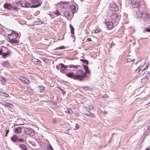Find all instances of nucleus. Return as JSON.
Segmentation results:
<instances>
[{
    "label": "nucleus",
    "mask_w": 150,
    "mask_h": 150,
    "mask_svg": "<svg viewBox=\"0 0 150 150\" xmlns=\"http://www.w3.org/2000/svg\"><path fill=\"white\" fill-rule=\"evenodd\" d=\"M85 71L84 72L83 71L81 70H77L76 71V74H75L73 72H70L66 74V76L70 78L75 80H78L79 81H82L84 79L86 74L90 73L87 66L83 64L82 65Z\"/></svg>",
    "instance_id": "nucleus-1"
},
{
    "label": "nucleus",
    "mask_w": 150,
    "mask_h": 150,
    "mask_svg": "<svg viewBox=\"0 0 150 150\" xmlns=\"http://www.w3.org/2000/svg\"><path fill=\"white\" fill-rule=\"evenodd\" d=\"M136 16L141 21H143L144 24L149 23L150 18L149 15L146 11L143 12L140 9L138 10L136 12Z\"/></svg>",
    "instance_id": "nucleus-2"
},
{
    "label": "nucleus",
    "mask_w": 150,
    "mask_h": 150,
    "mask_svg": "<svg viewBox=\"0 0 150 150\" xmlns=\"http://www.w3.org/2000/svg\"><path fill=\"white\" fill-rule=\"evenodd\" d=\"M8 35L9 36L8 41L13 46L18 45L19 42L18 39V34L15 30H12L11 33Z\"/></svg>",
    "instance_id": "nucleus-3"
},
{
    "label": "nucleus",
    "mask_w": 150,
    "mask_h": 150,
    "mask_svg": "<svg viewBox=\"0 0 150 150\" xmlns=\"http://www.w3.org/2000/svg\"><path fill=\"white\" fill-rule=\"evenodd\" d=\"M18 3L20 4L22 7L25 8L30 7L31 8H35L38 7L41 5V3H39L37 4H33L32 6H31L30 4L28 2H22L21 1Z\"/></svg>",
    "instance_id": "nucleus-4"
},
{
    "label": "nucleus",
    "mask_w": 150,
    "mask_h": 150,
    "mask_svg": "<svg viewBox=\"0 0 150 150\" xmlns=\"http://www.w3.org/2000/svg\"><path fill=\"white\" fill-rule=\"evenodd\" d=\"M110 17L112 21H114L115 24L117 25L120 18V16L119 15H118L116 13H114L111 14Z\"/></svg>",
    "instance_id": "nucleus-5"
},
{
    "label": "nucleus",
    "mask_w": 150,
    "mask_h": 150,
    "mask_svg": "<svg viewBox=\"0 0 150 150\" xmlns=\"http://www.w3.org/2000/svg\"><path fill=\"white\" fill-rule=\"evenodd\" d=\"M3 8L5 9L9 10H13L14 11H17L18 8L16 6H13L11 4L7 3H5L3 5Z\"/></svg>",
    "instance_id": "nucleus-6"
},
{
    "label": "nucleus",
    "mask_w": 150,
    "mask_h": 150,
    "mask_svg": "<svg viewBox=\"0 0 150 150\" xmlns=\"http://www.w3.org/2000/svg\"><path fill=\"white\" fill-rule=\"evenodd\" d=\"M24 132L25 134L27 135L33 136L35 135L34 131L30 128H25Z\"/></svg>",
    "instance_id": "nucleus-7"
},
{
    "label": "nucleus",
    "mask_w": 150,
    "mask_h": 150,
    "mask_svg": "<svg viewBox=\"0 0 150 150\" xmlns=\"http://www.w3.org/2000/svg\"><path fill=\"white\" fill-rule=\"evenodd\" d=\"M142 0H131V3L134 8H139L140 6Z\"/></svg>",
    "instance_id": "nucleus-8"
},
{
    "label": "nucleus",
    "mask_w": 150,
    "mask_h": 150,
    "mask_svg": "<svg viewBox=\"0 0 150 150\" xmlns=\"http://www.w3.org/2000/svg\"><path fill=\"white\" fill-rule=\"evenodd\" d=\"M110 9L113 11H117L118 10L119 8L117 7L116 4L113 2H112L110 4V7L109 8Z\"/></svg>",
    "instance_id": "nucleus-9"
},
{
    "label": "nucleus",
    "mask_w": 150,
    "mask_h": 150,
    "mask_svg": "<svg viewBox=\"0 0 150 150\" xmlns=\"http://www.w3.org/2000/svg\"><path fill=\"white\" fill-rule=\"evenodd\" d=\"M114 23V22L105 21V24L106 25L107 28L108 29H110L112 28L113 26V24Z\"/></svg>",
    "instance_id": "nucleus-10"
},
{
    "label": "nucleus",
    "mask_w": 150,
    "mask_h": 150,
    "mask_svg": "<svg viewBox=\"0 0 150 150\" xmlns=\"http://www.w3.org/2000/svg\"><path fill=\"white\" fill-rule=\"evenodd\" d=\"M64 16L67 18L69 20H71L72 17L70 15V13L68 11H65L64 12Z\"/></svg>",
    "instance_id": "nucleus-11"
},
{
    "label": "nucleus",
    "mask_w": 150,
    "mask_h": 150,
    "mask_svg": "<svg viewBox=\"0 0 150 150\" xmlns=\"http://www.w3.org/2000/svg\"><path fill=\"white\" fill-rule=\"evenodd\" d=\"M19 79L21 81H22L24 82L25 84H28L29 83V80L24 77L21 76L20 77Z\"/></svg>",
    "instance_id": "nucleus-12"
},
{
    "label": "nucleus",
    "mask_w": 150,
    "mask_h": 150,
    "mask_svg": "<svg viewBox=\"0 0 150 150\" xmlns=\"http://www.w3.org/2000/svg\"><path fill=\"white\" fill-rule=\"evenodd\" d=\"M1 104L3 106L8 108H12L13 107V105L11 103H8L6 102H3L1 103Z\"/></svg>",
    "instance_id": "nucleus-13"
},
{
    "label": "nucleus",
    "mask_w": 150,
    "mask_h": 150,
    "mask_svg": "<svg viewBox=\"0 0 150 150\" xmlns=\"http://www.w3.org/2000/svg\"><path fill=\"white\" fill-rule=\"evenodd\" d=\"M15 132L16 134H19L21 132L22 127H18L15 128Z\"/></svg>",
    "instance_id": "nucleus-14"
},
{
    "label": "nucleus",
    "mask_w": 150,
    "mask_h": 150,
    "mask_svg": "<svg viewBox=\"0 0 150 150\" xmlns=\"http://www.w3.org/2000/svg\"><path fill=\"white\" fill-rule=\"evenodd\" d=\"M18 137L16 135H13L11 137V139L13 142H16L18 141Z\"/></svg>",
    "instance_id": "nucleus-15"
},
{
    "label": "nucleus",
    "mask_w": 150,
    "mask_h": 150,
    "mask_svg": "<svg viewBox=\"0 0 150 150\" xmlns=\"http://www.w3.org/2000/svg\"><path fill=\"white\" fill-rule=\"evenodd\" d=\"M45 89V87L42 85L39 86L38 87V91L40 92H43Z\"/></svg>",
    "instance_id": "nucleus-16"
},
{
    "label": "nucleus",
    "mask_w": 150,
    "mask_h": 150,
    "mask_svg": "<svg viewBox=\"0 0 150 150\" xmlns=\"http://www.w3.org/2000/svg\"><path fill=\"white\" fill-rule=\"evenodd\" d=\"M1 64L3 67H4L7 68L9 67L10 65L9 62L7 61H4L2 62Z\"/></svg>",
    "instance_id": "nucleus-17"
},
{
    "label": "nucleus",
    "mask_w": 150,
    "mask_h": 150,
    "mask_svg": "<svg viewBox=\"0 0 150 150\" xmlns=\"http://www.w3.org/2000/svg\"><path fill=\"white\" fill-rule=\"evenodd\" d=\"M6 80L7 79L5 77H4L0 75V81L1 82L2 84H5Z\"/></svg>",
    "instance_id": "nucleus-18"
},
{
    "label": "nucleus",
    "mask_w": 150,
    "mask_h": 150,
    "mask_svg": "<svg viewBox=\"0 0 150 150\" xmlns=\"http://www.w3.org/2000/svg\"><path fill=\"white\" fill-rule=\"evenodd\" d=\"M141 81L142 82L144 83H146L148 82H150L148 80V79L147 77H146V75L145 77L144 78L142 79Z\"/></svg>",
    "instance_id": "nucleus-19"
},
{
    "label": "nucleus",
    "mask_w": 150,
    "mask_h": 150,
    "mask_svg": "<svg viewBox=\"0 0 150 150\" xmlns=\"http://www.w3.org/2000/svg\"><path fill=\"white\" fill-rule=\"evenodd\" d=\"M2 57L4 59L6 58L8 56H9V53L8 51H7L6 52H2Z\"/></svg>",
    "instance_id": "nucleus-20"
},
{
    "label": "nucleus",
    "mask_w": 150,
    "mask_h": 150,
    "mask_svg": "<svg viewBox=\"0 0 150 150\" xmlns=\"http://www.w3.org/2000/svg\"><path fill=\"white\" fill-rule=\"evenodd\" d=\"M150 133V130L149 129L147 128L146 131L144 132V138L147 136Z\"/></svg>",
    "instance_id": "nucleus-21"
},
{
    "label": "nucleus",
    "mask_w": 150,
    "mask_h": 150,
    "mask_svg": "<svg viewBox=\"0 0 150 150\" xmlns=\"http://www.w3.org/2000/svg\"><path fill=\"white\" fill-rule=\"evenodd\" d=\"M70 28L71 29V33L72 34V37H73L74 36V29L73 27L72 26V25H71L70 24L69 25Z\"/></svg>",
    "instance_id": "nucleus-22"
},
{
    "label": "nucleus",
    "mask_w": 150,
    "mask_h": 150,
    "mask_svg": "<svg viewBox=\"0 0 150 150\" xmlns=\"http://www.w3.org/2000/svg\"><path fill=\"white\" fill-rule=\"evenodd\" d=\"M18 146L22 150H27L26 147L24 144H19Z\"/></svg>",
    "instance_id": "nucleus-23"
},
{
    "label": "nucleus",
    "mask_w": 150,
    "mask_h": 150,
    "mask_svg": "<svg viewBox=\"0 0 150 150\" xmlns=\"http://www.w3.org/2000/svg\"><path fill=\"white\" fill-rule=\"evenodd\" d=\"M84 114L90 117H94V115L91 112L89 111L87 112V113H85Z\"/></svg>",
    "instance_id": "nucleus-24"
},
{
    "label": "nucleus",
    "mask_w": 150,
    "mask_h": 150,
    "mask_svg": "<svg viewBox=\"0 0 150 150\" xmlns=\"http://www.w3.org/2000/svg\"><path fill=\"white\" fill-rule=\"evenodd\" d=\"M65 112L67 113H69L71 115L73 112L71 108H68L67 110L65 111Z\"/></svg>",
    "instance_id": "nucleus-25"
},
{
    "label": "nucleus",
    "mask_w": 150,
    "mask_h": 150,
    "mask_svg": "<svg viewBox=\"0 0 150 150\" xmlns=\"http://www.w3.org/2000/svg\"><path fill=\"white\" fill-rule=\"evenodd\" d=\"M79 67V66L74 65L73 64H70L69 65V67L70 68L77 69Z\"/></svg>",
    "instance_id": "nucleus-26"
},
{
    "label": "nucleus",
    "mask_w": 150,
    "mask_h": 150,
    "mask_svg": "<svg viewBox=\"0 0 150 150\" xmlns=\"http://www.w3.org/2000/svg\"><path fill=\"white\" fill-rule=\"evenodd\" d=\"M34 60L35 61H34L35 62V64L40 65L41 62V61L40 60L38 59H34Z\"/></svg>",
    "instance_id": "nucleus-27"
},
{
    "label": "nucleus",
    "mask_w": 150,
    "mask_h": 150,
    "mask_svg": "<svg viewBox=\"0 0 150 150\" xmlns=\"http://www.w3.org/2000/svg\"><path fill=\"white\" fill-rule=\"evenodd\" d=\"M80 60L83 63H85L86 64H88V60L84 59H80Z\"/></svg>",
    "instance_id": "nucleus-28"
},
{
    "label": "nucleus",
    "mask_w": 150,
    "mask_h": 150,
    "mask_svg": "<svg viewBox=\"0 0 150 150\" xmlns=\"http://www.w3.org/2000/svg\"><path fill=\"white\" fill-rule=\"evenodd\" d=\"M59 64L61 66V68H64V69H66L67 67H69V65H65L64 64H63L62 63H60Z\"/></svg>",
    "instance_id": "nucleus-29"
},
{
    "label": "nucleus",
    "mask_w": 150,
    "mask_h": 150,
    "mask_svg": "<svg viewBox=\"0 0 150 150\" xmlns=\"http://www.w3.org/2000/svg\"><path fill=\"white\" fill-rule=\"evenodd\" d=\"M1 96H4L6 97H8V94L4 93L3 92L1 93Z\"/></svg>",
    "instance_id": "nucleus-30"
},
{
    "label": "nucleus",
    "mask_w": 150,
    "mask_h": 150,
    "mask_svg": "<svg viewBox=\"0 0 150 150\" xmlns=\"http://www.w3.org/2000/svg\"><path fill=\"white\" fill-rule=\"evenodd\" d=\"M32 3L35 4H37L40 3H38V0H32L31 1Z\"/></svg>",
    "instance_id": "nucleus-31"
},
{
    "label": "nucleus",
    "mask_w": 150,
    "mask_h": 150,
    "mask_svg": "<svg viewBox=\"0 0 150 150\" xmlns=\"http://www.w3.org/2000/svg\"><path fill=\"white\" fill-rule=\"evenodd\" d=\"M18 141L20 143H24L25 142V140L24 139H18Z\"/></svg>",
    "instance_id": "nucleus-32"
},
{
    "label": "nucleus",
    "mask_w": 150,
    "mask_h": 150,
    "mask_svg": "<svg viewBox=\"0 0 150 150\" xmlns=\"http://www.w3.org/2000/svg\"><path fill=\"white\" fill-rule=\"evenodd\" d=\"M146 75L148 79L150 82V73H147L146 74Z\"/></svg>",
    "instance_id": "nucleus-33"
},
{
    "label": "nucleus",
    "mask_w": 150,
    "mask_h": 150,
    "mask_svg": "<svg viewBox=\"0 0 150 150\" xmlns=\"http://www.w3.org/2000/svg\"><path fill=\"white\" fill-rule=\"evenodd\" d=\"M65 48V47H64V46H62L57 47L56 49H55V50H57V49L62 50V49H64Z\"/></svg>",
    "instance_id": "nucleus-34"
},
{
    "label": "nucleus",
    "mask_w": 150,
    "mask_h": 150,
    "mask_svg": "<svg viewBox=\"0 0 150 150\" xmlns=\"http://www.w3.org/2000/svg\"><path fill=\"white\" fill-rule=\"evenodd\" d=\"M82 87L83 90L86 91L89 90V87L88 86Z\"/></svg>",
    "instance_id": "nucleus-35"
},
{
    "label": "nucleus",
    "mask_w": 150,
    "mask_h": 150,
    "mask_svg": "<svg viewBox=\"0 0 150 150\" xmlns=\"http://www.w3.org/2000/svg\"><path fill=\"white\" fill-rule=\"evenodd\" d=\"M47 150H54L52 148V146L50 144L48 146Z\"/></svg>",
    "instance_id": "nucleus-36"
},
{
    "label": "nucleus",
    "mask_w": 150,
    "mask_h": 150,
    "mask_svg": "<svg viewBox=\"0 0 150 150\" xmlns=\"http://www.w3.org/2000/svg\"><path fill=\"white\" fill-rule=\"evenodd\" d=\"M54 13H55L57 16H58L60 15V13H59L58 10H56L54 12Z\"/></svg>",
    "instance_id": "nucleus-37"
},
{
    "label": "nucleus",
    "mask_w": 150,
    "mask_h": 150,
    "mask_svg": "<svg viewBox=\"0 0 150 150\" xmlns=\"http://www.w3.org/2000/svg\"><path fill=\"white\" fill-rule=\"evenodd\" d=\"M71 7L72 9H73L74 11H76V8L75 6L74 5H72L71 6Z\"/></svg>",
    "instance_id": "nucleus-38"
},
{
    "label": "nucleus",
    "mask_w": 150,
    "mask_h": 150,
    "mask_svg": "<svg viewBox=\"0 0 150 150\" xmlns=\"http://www.w3.org/2000/svg\"><path fill=\"white\" fill-rule=\"evenodd\" d=\"M65 69H62L60 70V72L63 73V74H65Z\"/></svg>",
    "instance_id": "nucleus-39"
},
{
    "label": "nucleus",
    "mask_w": 150,
    "mask_h": 150,
    "mask_svg": "<svg viewBox=\"0 0 150 150\" xmlns=\"http://www.w3.org/2000/svg\"><path fill=\"white\" fill-rule=\"evenodd\" d=\"M127 62H130L132 61H134L135 60L134 59H132L131 60L129 58L128 59H127Z\"/></svg>",
    "instance_id": "nucleus-40"
},
{
    "label": "nucleus",
    "mask_w": 150,
    "mask_h": 150,
    "mask_svg": "<svg viewBox=\"0 0 150 150\" xmlns=\"http://www.w3.org/2000/svg\"><path fill=\"white\" fill-rule=\"evenodd\" d=\"M100 30L99 29H96V30L95 31V33H98L99 32Z\"/></svg>",
    "instance_id": "nucleus-41"
},
{
    "label": "nucleus",
    "mask_w": 150,
    "mask_h": 150,
    "mask_svg": "<svg viewBox=\"0 0 150 150\" xmlns=\"http://www.w3.org/2000/svg\"><path fill=\"white\" fill-rule=\"evenodd\" d=\"M9 129H8L6 130V134H5V137H6L7 136V134L9 133Z\"/></svg>",
    "instance_id": "nucleus-42"
},
{
    "label": "nucleus",
    "mask_w": 150,
    "mask_h": 150,
    "mask_svg": "<svg viewBox=\"0 0 150 150\" xmlns=\"http://www.w3.org/2000/svg\"><path fill=\"white\" fill-rule=\"evenodd\" d=\"M75 126L76 128V129H78L79 128V126L78 124L76 123V124Z\"/></svg>",
    "instance_id": "nucleus-43"
},
{
    "label": "nucleus",
    "mask_w": 150,
    "mask_h": 150,
    "mask_svg": "<svg viewBox=\"0 0 150 150\" xmlns=\"http://www.w3.org/2000/svg\"><path fill=\"white\" fill-rule=\"evenodd\" d=\"M72 113L74 114L76 116H78L79 115V113L77 112H73V113Z\"/></svg>",
    "instance_id": "nucleus-44"
},
{
    "label": "nucleus",
    "mask_w": 150,
    "mask_h": 150,
    "mask_svg": "<svg viewBox=\"0 0 150 150\" xmlns=\"http://www.w3.org/2000/svg\"><path fill=\"white\" fill-rule=\"evenodd\" d=\"M3 50L1 48L0 49V55H1L2 54Z\"/></svg>",
    "instance_id": "nucleus-45"
},
{
    "label": "nucleus",
    "mask_w": 150,
    "mask_h": 150,
    "mask_svg": "<svg viewBox=\"0 0 150 150\" xmlns=\"http://www.w3.org/2000/svg\"><path fill=\"white\" fill-rule=\"evenodd\" d=\"M93 108L92 105H90L89 106V108L90 110H92Z\"/></svg>",
    "instance_id": "nucleus-46"
},
{
    "label": "nucleus",
    "mask_w": 150,
    "mask_h": 150,
    "mask_svg": "<svg viewBox=\"0 0 150 150\" xmlns=\"http://www.w3.org/2000/svg\"><path fill=\"white\" fill-rule=\"evenodd\" d=\"M62 92L63 95H65V91L63 89Z\"/></svg>",
    "instance_id": "nucleus-47"
},
{
    "label": "nucleus",
    "mask_w": 150,
    "mask_h": 150,
    "mask_svg": "<svg viewBox=\"0 0 150 150\" xmlns=\"http://www.w3.org/2000/svg\"><path fill=\"white\" fill-rule=\"evenodd\" d=\"M146 31L148 32H150V28H147L146 29Z\"/></svg>",
    "instance_id": "nucleus-48"
},
{
    "label": "nucleus",
    "mask_w": 150,
    "mask_h": 150,
    "mask_svg": "<svg viewBox=\"0 0 150 150\" xmlns=\"http://www.w3.org/2000/svg\"><path fill=\"white\" fill-rule=\"evenodd\" d=\"M86 40L87 41V42H89L91 40V39L90 38H88Z\"/></svg>",
    "instance_id": "nucleus-49"
},
{
    "label": "nucleus",
    "mask_w": 150,
    "mask_h": 150,
    "mask_svg": "<svg viewBox=\"0 0 150 150\" xmlns=\"http://www.w3.org/2000/svg\"><path fill=\"white\" fill-rule=\"evenodd\" d=\"M3 30L2 28H0V33H2Z\"/></svg>",
    "instance_id": "nucleus-50"
},
{
    "label": "nucleus",
    "mask_w": 150,
    "mask_h": 150,
    "mask_svg": "<svg viewBox=\"0 0 150 150\" xmlns=\"http://www.w3.org/2000/svg\"><path fill=\"white\" fill-rule=\"evenodd\" d=\"M65 2H60V4L61 5H63V4H65Z\"/></svg>",
    "instance_id": "nucleus-51"
},
{
    "label": "nucleus",
    "mask_w": 150,
    "mask_h": 150,
    "mask_svg": "<svg viewBox=\"0 0 150 150\" xmlns=\"http://www.w3.org/2000/svg\"><path fill=\"white\" fill-rule=\"evenodd\" d=\"M38 23L39 24H42L43 23L42 21H39Z\"/></svg>",
    "instance_id": "nucleus-52"
},
{
    "label": "nucleus",
    "mask_w": 150,
    "mask_h": 150,
    "mask_svg": "<svg viewBox=\"0 0 150 150\" xmlns=\"http://www.w3.org/2000/svg\"><path fill=\"white\" fill-rule=\"evenodd\" d=\"M58 89H59V90H60L61 91H62V90H63V89L61 88L60 87H59V88H58Z\"/></svg>",
    "instance_id": "nucleus-53"
},
{
    "label": "nucleus",
    "mask_w": 150,
    "mask_h": 150,
    "mask_svg": "<svg viewBox=\"0 0 150 150\" xmlns=\"http://www.w3.org/2000/svg\"><path fill=\"white\" fill-rule=\"evenodd\" d=\"M148 68V66H146L145 67V68L144 69V70H146V69H147Z\"/></svg>",
    "instance_id": "nucleus-54"
},
{
    "label": "nucleus",
    "mask_w": 150,
    "mask_h": 150,
    "mask_svg": "<svg viewBox=\"0 0 150 150\" xmlns=\"http://www.w3.org/2000/svg\"><path fill=\"white\" fill-rule=\"evenodd\" d=\"M147 129H149L150 130V125H148V126Z\"/></svg>",
    "instance_id": "nucleus-55"
},
{
    "label": "nucleus",
    "mask_w": 150,
    "mask_h": 150,
    "mask_svg": "<svg viewBox=\"0 0 150 150\" xmlns=\"http://www.w3.org/2000/svg\"><path fill=\"white\" fill-rule=\"evenodd\" d=\"M56 68L58 70H59V67L57 66L56 67Z\"/></svg>",
    "instance_id": "nucleus-56"
},
{
    "label": "nucleus",
    "mask_w": 150,
    "mask_h": 150,
    "mask_svg": "<svg viewBox=\"0 0 150 150\" xmlns=\"http://www.w3.org/2000/svg\"><path fill=\"white\" fill-rule=\"evenodd\" d=\"M56 121V119H54V121Z\"/></svg>",
    "instance_id": "nucleus-57"
},
{
    "label": "nucleus",
    "mask_w": 150,
    "mask_h": 150,
    "mask_svg": "<svg viewBox=\"0 0 150 150\" xmlns=\"http://www.w3.org/2000/svg\"><path fill=\"white\" fill-rule=\"evenodd\" d=\"M145 150H149V149L147 148Z\"/></svg>",
    "instance_id": "nucleus-58"
},
{
    "label": "nucleus",
    "mask_w": 150,
    "mask_h": 150,
    "mask_svg": "<svg viewBox=\"0 0 150 150\" xmlns=\"http://www.w3.org/2000/svg\"><path fill=\"white\" fill-rule=\"evenodd\" d=\"M104 112H103V113H106V111H103Z\"/></svg>",
    "instance_id": "nucleus-59"
},
{
    "label": "nucleus",
    "mask_w": 150,
    "mask_h": 150,
    "mask_svg": "<svg viewBox=\"0 0 150 150\" xmlns=\"http://www.w3.org/2000/svg\"><path fill=\"white\" fill-rule=\"evenodd\" d=\"M65 7H66V6H63V8H65Z\"/></svg>",
    "instance_id": "nucleus-60"
}]
</instances>
